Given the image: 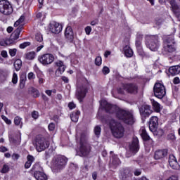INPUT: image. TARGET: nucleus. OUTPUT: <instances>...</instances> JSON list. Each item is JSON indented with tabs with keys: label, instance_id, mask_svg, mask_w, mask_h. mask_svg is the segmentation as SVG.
Wrapping results in <instances>:
<instances>
[{
	"label": "nucleus",
	"instance_id": "f257e3e1",
	"mask_svg": "<svg viewBox=\"0 0 180 180\" xmlns=\"http://www.w3.org/2000/svg\"><path fill=\"white\" fill-rule=\"evenodd\" d=\"M100 105L107 113H111L112 115L115 113L116 117L120 120H122V122L127 124H133V123H134V117H133V114H131L130 111L123 110L115 105H112L105 100L101 101Z\"/></svg>",
	"mask_w": 180,
	"mask_h": 180
},
{
	"label": "nucleus",
	"instance_id": "f03ea898",
	"mask_svg": "<svg viewBox=\"0 0 180 180\" xmlns=\"http://www.w3.org/2000/svg\"><path fill=\"white\" fill-rule=\"evenodd\" d=\"M110 127L112 135L116 139H122L124 136V128L122 124L116 122L115 120H111L110 122Z\"/></svg>",
	"mask_w": 180,
	"mask_h": 180
},
{
	"label": "nucleus",
	"instance_id": "7ed1b4c3",
	"mask_svg": "<svg viewBox=\"0 0 180 180\" xmlns=\"http://www.w3.org/2000/svg\"><path fill=\"white\" fill-rule=\"evenodd\" d=\"M146 46L151 51H157L160 47V37L158 35H146Z\"/></svg>",
	"mask_w": 180,
	"mask_h": 180
},
{
	"label": "nucleus",
	"instance_id": "20e7f679",
	"mask_svg": "<svg viewBox=\"0 0 180 180\" xmlns=\"http://www.w3.org/2000/svg\"><path fill=\"white\" fill-rule=\"evenodd\" d=\"M86 136V133L83 132L81 134L80 137V148H79V155L80 157H86L89 155V153H91V146L85 141V137Z\"/></svg>",
	"mask_w": 180,
	"mask_h": 180
},
{
	"label": "nucleus",
	"instance_id": "39448f33",
	"mask_svg": "<svg viewBox=\"0 0 180 180\" xmlns=\"http://www.w3.org/2000/svg\"><path fill=\"white\" fill-rule=\"evenodd\" d=\"M67 158L65 156L59 155L53 160V172H60L61 169H64L67 165Z\"/></svg>",
	"mask_w": 180,
	"mask_h": 180
},
{
	"label": "nucleus",
	"instance_id": "423d86ee",
	"mask_svg": "<svg viewBox=\"0 0 180 180\" xmlns=\"http://www.w3.org/2000/svg\"><path fill=\"white\" fill-rule=\"evenodd\" d=\"M88 86H89L88 80H85L84 84L77 86L75 96L79 102H82L84 98H85L86 96V92H88Z\"/></svg>",
	"mask_w": 180,
	"mask_h": 180
},
{
	"label": "nucleus",
	"instance_id": "0eeeda50",
	"mask_svg": "<svg viewBox=\"0 0 180 180\" xmlns=\"http://www.w3.org/2000/svg\"><path fill=\"white\" fill-rule=\"evenodd\" d=\"M157 127H158V117L153 116L150 119L149 121V129L150 131H152V133H153L154 136L161 137L164 133V131H162V129L157 130Z\"/></svg>",
	"mask_w": 180,
	"mask_h": 180
},
{
	"label": "nucleus",
	"instance_id": "6e6552de",
	"mask_svg": "<svg viewBox=\"0 0 180 180\" xmlns=\"http://www.w3.org/2000/svg\"><path fill=\"white\" fill-rule=\"evenodd\" d=\"M20 32H22V27L20 26L11 34L9 39L0 42L1 46H11V44H13L19 39Z\"/></svg>",
	"mask_w": 180,
	"mask_h": 180
},
{
	"label": "nucleus",
	"instance_id": "1a4fd4ad",
	"mask_svg": "<svg viewBox=\"0 0 180 180\" xmlns=\"http://www.w3.org/2000/svg\"><path fill=\"white\" fill-rule=\"evenodd\" d=\"M32 171H34V176L37 180H47V175L43 172V168L40 167V164L36 163L33 165Z\"/></svg>",
	"mask_w": 180,
	"mask_h": 180
},
{
	"label": "nucleus",
	"instance_id": "9d476101",
	"mask_svg": "<svg viewBox=\"0 0 180 180\" xmlns=\"http://www.w3.org/2000/svg\"><path fill=\"white\" fill-rule=\"evenodd\" d=\"M0 12L3 15H11L13 12L12 5L8 0H0Z\"/></svg>",
	"mask_w": 180,
	"mask_h": 180
},
{
	"label": "nucleus",
	"instance_id": "9b49d317",
	"mask_svg": "<svg viewBox=\"0 0 180 180\" xmlns=\"http://www.w3.org/2000/svg\"><path fill=\"white\" fill-rule=\"evenodd\" d=\"M153 91L155 96L158 98V99H162L165 95H167V91H165V86L161 83H156L153 87Z\"/></svg>",
	"mask_w": 180,
	"mask_h": 180
},
{
	"label": "nucleus",
	"instance_id": "f8f14e48",
	"mask_svg": "<svg viewBox=\"0 0 180 180\" xmlns=\"http://www.w3.org/2000/svg\"><path fill=\"white\" fill-rule=\"evenodd\" d=\"M38 60L43 65H49L54 61V56L51 53H45L38 57Z\"/></svg>",
	"mask_w": 180,
	"mask_h": 180
},
{
	"label": "nucleus",
	"instance_id": "ddd939ff",
	"mask_svg": "<svg viewBox=\"0 0 180 180\" xmlns=\"http://www.w3.org/2000/svg\"><path fill=\"white\" fill-rule=\"evenodd\" d=\"M49 146L50 142L45 140L44 138L37 139L36 141V150L39 153H41V151H44L46 148H49Z\"/></svg>",
	"mask_w": 180,
	"mask_h": 180
},
{
	"label": "nucleus",
	"instance_id": "4468645a",
	"mask_svg": "<svg viewBox=\"0 0 180 180\" xmlns=\"http://www.w3.org/2000/svg\"><path fill=\"white\" fill-rule=\"evenodd\" d=\"M49 27L50 32H51V33H54L55 34L60 33L63 30V25L56 21L51 22L49 24Z\"/></svg>",
	"mask_w": 180,
	"mask_h": 180
},
{
	"label": "nucleus",
	"instance_id": "2eb2a0df",
	"mask_svg": "<svg viewBox=\"0 0 180 180\" xmlns=\"http://www.w3.org/2000/svg\"><path fill=\"white\" fill-rule=\"evenodd\" d=\"M139 112L141 116L142 117H148L151 113H153V110H151V107L148 105H143L141 108H139Z\"/></svg>",
	"mask_w": 180,
	"mask_h": 180
},
{
	"label": "nucleus",
	"instance_id": "dca6fc26",
	"mask_svg": "<svg viewBox=\"0 0 180 180\" xmlns=\"http://www.w3.org/2000/svg\"><path fill=\"white\" fill-rule=\"evenodd\" d=\"M129 151L132 154H136L140 150V146L139 145V139L137 137H134L132 142L129 146Z\"/></svg>",
	"mask_w": 180,
	"mask_h": 180
},
{
	"label": "nucleus",
	"instance_id": "f3484780",
	"mask_svg": "<svg viewBox=\"0 0 180 180\" xmlns=\"http://www.w3.org/2000/svg\"><path fill=\"white\" fill-rule=\"evenodd\" d=\"M124 91H127L128 94H133L136 95L139 92V86L136 84L130 83L124 85Z\"/></svg>",
	"mask_w": 180,
	"mask_h": 180
},
{
	"label": "nucleus",
	"instance_id": "a211bd4d",
	"mask_svg": "<svg viewBox=\"0 0 180 180\" xmlns=\"http://www.w3.org/2000/svg\"><path fill=\"white\" fill-rule=\"evenodd\" d=\"M171 43H174V41L169 42L167 39L166 41H165L163 49L166 54H171V53H174L176 50L175 46L174 45H171Z\"/></svg>",
	"mask_w": 180,
	"mask_h": 180
},
{
	"label": "nucleus",
	"instance_id": "6ab92c4d",
	"mask_svg": "<svg viewBox=\"0 0 180 180\" xmlns=\"http://www.w3.org/2000/svg\"><path fill=\"white\" fill-rule=\"evenodd\" d=\"M167 155H168V150H158L155 152L154 158L155 160H162V158H165Z\"/></svg>",
	"mask_w": 180,
	"mask_h": 180
},
{
	"label": "nucleus",
	"instance_id": "aec40b11",
	"mask_svg": "<svg viewBox=\"0 0 180 180\" xmlns=\"http://www.w3.org/2000/svg\"><path fill=\"white\" fill-rule=\"evenodd\" d=\"M170 5L172 6V11L176 15V16H179L180 9L176 3H175V1H170Z\"/></svg>",
	"mask_w": 180,
	"mask_h": 180
},
{
	"label": "nucleus",
	"instance_id": "412c9836",
	"mask_svg": "<svg viewBox=\"0 0 180 180\" xmlns=\"http://www.w3.org/2000/svg\"><path fill=\"white\" fill-rule=\"evenodd\" d=\"M169 72L171 75L175 76L180 73V66L174 65L169 68Z\"/></svg>",
	"mask_w": 180,
	"mask_h": 180
},
{
	"label": "nucleus",
	"instance_id": "4be33fe9",
	"mask_svg": "<svg viewBox=\"0 0 180 180\" xmlns=\"http://www.w3.org/2000/svg\"><path fill=\"white\" fill-rule=\"evenodd\" d=\"M141 131V136L145 141H148L150 140V136H148V134L147 133V131H146V128L142 127L140 130Z\"/></svg>",
	"mask_w": 180,
	"mask_h": 180
},
{
	"label": "nucleus",
	"instance_id": "5701e85b",
	"mask_svg": "<svg viewBox=\"0 0 180 180\" xmlns=\"http://www.w3.org/2000/svg\"><path fill=\"white\" fill-rule=\"evenodd\" d=\"M27 161L25 164V168L26 169L30 168V167H32V164L33 161H34V157H33L32 155H28L27 157Z\"/></svg>",
	"mask_w": 180,
	"mask_h": 180
},
{
	"label": "nucleus",
	"instance_id": "b1692460",
	"mask_svg": "<svg viewBox=\"0 0 180 180\" xmlns=\"http://www.w3.org/2000/svg\"><path fill=\"white\" fill-rule=\"evenodd\" d=\"M124 53L126 57L130 58L133 56V50L127 45L124 47Z\"/></svg>",
	"mask_w": 180,
	"mask_h": 180
},
{
	"label": "nucleus",
	"instance_id": "393cba45",
	"mask_svg": "<svg viewBox=\"0 0 180 180\" xmlns=\"http://www.w3.org/2000/svg\"><path fill=\"white\" fill-rule=\"evenodd\" d=\"M79 115H81V112H79V111H77L75 112H72L70 115V119H71L72 122H74L75 123H77V122H78V119L79 117Z\"/></svg>",
	"mask_w": 180,
	"mask_h": 180
},
{
	"label": "nucleus",
	"instance_id": "a878e982",
	"mask_svg": "<svg viewBox=\"0 0 180 180\" xmlns=\"http://www.w3.org/2000/svg\"><path fill=\"white\" fill-rule=\"evenodd\" d=\"M151 103H152L155 112H160V110H161V105H160V103H158V102H157L154 100H151Z\"/></svg>",
	"mask_w": 180,
	"mask_h": 180
},
{
	"label": "nucleus",
	"instance_id": "bb28decb",
	"mask_svg": "<svg viewBox=\"0 0 180 180\" xmlns=\"http://www.w3.org/2000/svg\"><path fill=\"white\" fill-rule=\"evenodd\" d=\"M141 40H143V35L138 34L136 41V49H141Z\"/></svg>",
	"mask_w": 180,
	"mask_h": 180
},
{
	"label": "nucleus",
	"instance_id": "cd10ccee",
	"mask_svg": "<svg viewBox=\"0 0 180 180\" xmlns=\"http://www.w3.org/2000/svg\"><path fill=\"white\" fill-rule=\"evenodd\" d=\"M25 84H26V75H22L20 77V88L21 89L25 88Z\"/></svg>",
	"mask_w": 180,
	"mask_h": 180
},
{
	"label": "nucleus",
	"instance_id": "c85d7f7f",
	"mask_svg": "<svg viewBox=\"0 0 180 180\" xmlns=\"http://www.w3.org/2000/svg\"><path fill=\"white\" fill-rule=\"evenodd\" d=\"M131 176V172H130V169H126L124 170V172L122 174V179H127V178H130Z\"/></svg>",
	"mask_w": 180,
	"mask_h": 180
},
{
	"label": "nucleus",
	"instance_id": "c756f323",
	"mask_svg": "<svg viewBox=\"0 0 180 180\" xmlns=\"http://www.w3.org/2000/svg\"><path fill=\"white\" fill-rule=\"evenodd\" d=\"M14 67L15 68V70L19 71L20 68H22V60L20 59H17L14 62Z\"/></svg>",
	"mask_w": 180,
	"mask_h": 180
},
{
	"label": "nucleus",
	"instance_id": "7c9ffc66",
	"mask_svg": "<svg viewBox=\"0 0 180 180\" xmlns=\"http://www.w3.org/2000/svg\"><path fill=\"white\" fill-rule=\"evenodd\" d=\"M111 164L114 167H117V165H119V164H120V160L117 158V156L114 155V156H112Z\"/></svg>",
	"mask_w": 180,
	"mask_h": 180
},
{
	"label": "nucleus",
	"instance_id": "2f4dec72",
	"mask_svg": "<svg viewBox=\"0 0 180 180\" xmlns=\"http://www.w3.org/2000/svg\"><path fill=\"white\" fill-rule=\"evenodd\" d=\"M65 36L68 43H74V32L73 33L70 32V34H65Z\"/></svg>",
	"mask_w": 180,
	"mask_h": 180
},
{
	"label": "nucleus",
	"instance_id": "473e14b6",
	"mask_svg": "<svg viewBox=\"0 0 180 180\" xmlns=\"http://www.w3.org/2000/svg\"><path fill=\"white\" fill-rule=\"evenodd\" d=\"M167 40L170 43L171 45L175 44V39H174V35H169V36L167 37L166 39H165V40H164V44H165V41H167ZM172 41H173V42H172Z\"/></svg>",
	"mask_w": 180,
	"mask_h": 180
},
{
	"label": "nucleus",
	"instance_id": "72a5a7b5",
	"mask_svg": "<svg viewBox=\"0 0 180 180\" xmlns=\"http://www.w3.org/2000/svg\"><path fill=\"white\" fill-rule=\"evenodd\" d=\"M65 65H63V66H60L58 68V69L56 72V75H61L64 71H65Z\"/></svg>",
	"mask_w": 180,
	"mask_h": 180
},
{
	"label": "nucleus",
	"instance_id": "f704fd0d",
	"mask_svg": "<svg viewBox=\"0 0 180 180\" xmlns=\"http://www.w3.org/2000/svg\"><path fill=\"white\" fill-rule=\"evenodd\" d=\"M94 134L97 136V137H99L101 135V131H102V129L99 127V125H97L94 127Z\"/></svg>",
	"mask_w": 180,
	"mask_h": 180
},
{
	"label": "nucleus",
	"instance_id": "c9c22d12",
	"mask_svg": "<svg viewBox=\"0 0 180 180\" xmlns=\"http://www.w3.org/2000/svg\"><path fill=\"white\" fill-rule=\"evenodd\" d=\"M169 166L171 167V168H172L173 169H178V168H179V165L178 164V161H175V162H169Z\"/></svg>",
	"mask_w": 180,
	"mask_h": 180
},
{
	"label": "nucleus",
	"instance_id": "e433bc0d",
	"mask_svg": "<svg viewBox=\"0 0 180 180\" xmlns=\"http://www.w3.org/2000/svg\"><path fill=\"white\" fill-rule=\"evenodd\" d=\"M14 123L15 124V126H20V127H22V118H20V117H15L14 119Z\"/></svg>",
	"mask_w": 180,
	"mask_h": 180
},
{
	"label": "nucleus",
	"instance_id": "4c0bfd02",
	"mask_svg": "<svg viewBox=\"0 0 180 180\" xmlns=\"http://www.w3.org/2000/svg\"><path fill=\"white\" fill-rule=\"evenodd\" d=\"M9 169H10L9 165L5 164L3 165L1 172V174H6V173L9 172Z\"/></svg>",
	"mask_w": 180,
	"mask_h": 180
},
{
	"label": "nucleus",
	"instance_id": "58836bf2",
	"mask_svg": "<svg viewBox=\"0 0 180 180\" xmlns=\"http://www.w3.org/2000/svg\"><path fill=\"white\" fill-rule=\"evenodd\" d=\"M36 57V53L34 52H30L26 54L27 60H33Z\"/></svg>",
	"mask_w": 180,
	"mask_h": 180
},
{
	"label": "nucleus",
	"instance_id": "ea45409f",
	"mask_svg": "<svg viewBox=\"0 0 180 180\" xmlns=\"http://www.w3.org/2000/svg\"><path fill=\"white\" fill-rule=\"evenodd\" d=\"M35 40L39 43H41L43 41V35L40 33H37L35 35Z\"/></svg>",
	"mask_w": 180,
	"mask_h": 180
},
{
	"label": "nucleus",
	"instance_id": "a19ab883",
	"mask_svg": "<svg viewBox=\"0 0 180 180\" xmlns=\"http://www.w3.org/2000/svg\"><path fill=\"white\" fill-rule=\"evenodd\" d=\"M96 65H102V58L101 56H97L95 59Z\"/></svg>",
	"mask_w": 180,
	"mask_h": 180
},
{
	"label": "nucleus",
	"instance_id": "79ce46f5",
	"mask_svg": "<svg viewBox=\"0 0 180 180\" xmlns=\"http://www.w3.org/2000/svg\"><path fill=\"white\" fill-rule=\"evenodd\" d=\"M8 52L11 57H15L16 56V53L18 52V49H9Z\"/></svg>",
	"mask_w": 180,
	"mask_h": 180
},
{
	"label": "nucleus",
	"instance_id": "37998d69",
	"mask_svg": "<svg viewBox=\"0 0 180 180\" xmlns=\"http://www.w3.org/2000/svg\"><path fill=\"white\" fill-rule=\"evenodd\" d=\"M12 82L13 84H14V85H15V84H18V74H16L15 72L13 74Z\"/></svg>",
	"mask_w": 180,
	"mask_h": 180
},
{
	"label": "nucleus",
	"instance_id": "c03bdc74",
	"mask_svg": "<svg viewBox=\"0 0 180 180\" xmlns=\"http://www.w3.org/2000/svg\"><path fill=\"white\" fill-rule=\"evenodd\" d=\"M28 46H30V41L24 42V43L20 44L19 47H20V49H26V47H28Z\"/></svg>",
	"mask_w": 180,
	"mask_h": 180
},
{
	"label": "nucleus",
	"instance_id": "a18cd8bd",
	"mask_svg": "<svg viewBox=\"0 0 180 180\" xmlns=\"http://www.w3.org/2000/svg\"><path fill=\"white\" fill-rule=\"evenodd\" d=\"M102 71L104 75H106L110 72V70L107 66L103 67Z\"/></svg>",
	"mask_w": 180,
	"mask_h": 180
},
{
	"label": "nucleus",
	"instance_id": "49530a36",
	"mask_svg": "<svg viewBox=\"0 0 180 180\" xmlns=\"http://www.w3.org/2000/svg\"><path fill=\"white\" fill-rule=\"evenodd\" d=\"M70 33H74V32L72 31L71 26H68L65 29V34H69Z\"/></svg>",
	"mask_w": 180,
	"mask_h": 180
},
{
	"label": "nucleus",
	"instance_id": "de8ad7c7",
	"mask_svg": "<svg viewBox=\"0 0 180 180\" xmlns=\"http://www.w3.org/2000/svg\"><path fill=\"white\" fill-rule=\"evenodd\" d=\"M1 118L3 119V120H4V122L6 123V124H11L12 121H11V120L8 119V117H6V116L1 115Z\"/></svg>",
	"mask_w": 180,
	"mask_h": 180
},
{
	"label": "nucleus",
	"instance_id": "09e8293b",
	"mask_svg": "<svg viewBox=\"0 0 180 180\" xmlns=\"http://www.w3.org/2000/svg\"><path fill=\"white\" fill-rule=\"evenodd\" d=\"M134 174L135 175V176H140V175H141V169H136L134 171Z\"/></svg>",
	"mask_w": 180,
	"mask_h": 180
},
{
	"label": "nucleus",
	"instance_id": "8fccbe9b",
	"mask_svg": "<svg viewBox=\"0 0 180 180\" xmlns=\"http://www.w3.org/2000/svg\"><path fill=\"white\" fill-rule=\"evenodd\" d=\"M48 129L50 130V131H53V130L56 129V124H54L53 122L50 123L48 126Z\"/></svg>",
	"mask_w": 180,
	"mask_h": 180
},
{
	"label": "nucleus",
	"instance_id": "3c124183",
	"mask_svg": "<svg viewBox=\"0 0 180 180\" xmlns=\"http://www.w3.org/2000/svg\"><path fill=\"white\" fill-rule=\"evenodd\" d=\"M55 65L59 68L60 67H63V65H64V62H63L62 60H58L55 62Z\"/></svg>",
	"mask_w": 180,
	"mask_h": 180
},
{
	"label": "nucleus",
	"instance_id": "603ef678",
	"mask_svg": "<svg viewBox=\"0 0 180 180\" xmlns=\"http://www.w3.org/2000/svg\"><path fill=\"white\" fill-rule=\"evenodd\" d=\"M138 53L141 56V57H143L144 56V51H143V47L141 48H137Z\"/></svg>",
	"mask_w": 180,
	"mask_h": 180
},
{
	"label": "nucleus",
	"instance_id": "864d4df0",
	"mask_svg": "<svg viewBox=\"0 0 180 180\" xmlns=\"http://www.w3.org/2000/svg\"><path fill=\"white\" fill-rule=\"evenodd\" d=\"M176 161V158H175V156L174 155H170L169 156V162H174Z\"/></svg>",
	"mask_w": 180,
	"mask_h": 180
},
{
	"label": "nucleus",
	"instance_id": "5fc2aeb1",
	"mask_svg": "<svg viewBox=\"0 0 180 180\" xmlns=\"http://www.w3.org/2000/svg\"><path fill=\"white\" fill-rule=\"evenodd\" d=\"M28 79H34L36 78V75H34V73L30 72L27 75Z\"/></svg>",
	"mask_w": 180,
	"mask_h": 180
},
{
	"label": "nucleus",
	"instance_id": "6e6d98bb",
	"mask_svg": "<svg viewBox=\"0 0 180 180\" xmlns=\"http://www.w3.org/2000/svg\"><path fill=\"white\" fill-rule=\"evenodd\" d=\"M32 117H33V119H37L39 117V112L33 111L32 112Z\"/></svg>",
	"mask_w": 180,
	"mask_h": 180
},
{
	"label": "nucleus",
	"instance_id": "4d7b16f0",
	"mask_svg": "<svg viewBox=\"0 0 180 180\" xmlns=\"http://www.w3.org/2000/svg\"><path fill=\"white\" fill-rule=\"evenodd\" d=\"M85 32L86 34H91V32H92V28L90 26H88L85 28Z\"/></svg>",
	"mask_w": 180,
	"mask_h": 180
},
{
	"label": "nucleus",
	"instance_id": "13d9d810",
	"mask_svg": "<svg viewBox=\"0 0 180 180\" xmlns=\"http://www.w3.org/2000/svg\"><path fill=\"white\" fill-rule=\"evenodd\" d=\"M173 83H174L175 85L179 84V83H180L179 77H174V79H173Z\"/></svg>",
	"mask_w": 180,
	"mask_h": 180
},
{
	"label": "nucleus",
	"instance_id": "bf43d9fd",
	"mask_svg": "<svg viewBox=\"0 0 180 180\" xmlns=\"http://www.w3.org/2000/svg\"><path fill=\"white\" fill-rule=\"evenodd\" d=\"M1 56L4 57V58H8V52L6 51H2L1 53Z\"/></svg>",
	"mask_w": 180,
	"mask_h": 180
},
{
	"label": "nucleus",
	"instance_id": "052dcab7",
	"mask_svg": "<svg viewBox=\"0 0 180 180\" xmlns=\"http://www.w3.org/2000/svg\"><path fill=\"white\" fill-rule=\"evenodd\" d=\"M68 108L69 109H75V104L72 102L69 103Z\"/></svg>",
	"mask_w": 180,
	"mask_h": 180
},
{
	"label": "nucleus",
	"instance_id": "680f3d73",
	"mask_svg": "<svg viewBox=\"0 0 180 180\" xmlns=\"http://www.w3.org/2000/svg\"><path fill=\"white\" fill-rule=\"evenodd\" d=\"M43 47H44V45L43 44V43L41 44H40L39 46H38V47L37 48V53H39V51H40L41 50V49H43Z\"/></svg>",
	"mask_w": 180,
	"mask_h": 180
},
{
	"label": "nucleus",
	"instance_id": "e2e57ef3",
	"mask_svg": "<svg viewBox=\"0 0 180 180\" xmlns=\"http://www.w3.org/2000/svg\"><path fill=\"white\" fill-rule=\"evenodd\" d=\"M98 22L99 21L98 20V19L94 20L93 21L91 22V26H95L98 25Z\"/></svg>",
	"mask_w": 180,
	"mask_h": 180
},
{
	"label": "nucleus",
	"instance_id": "0e129e2a",
	"mask_svg": "<svg viewBox=\"0 0 180 180\" xmlns=\"http://www.w3.org/2000/svg\"><path fill=\"white\" fill-rule=\"evenodd\" d=\"M0 151L1 153H6V151H8V148H6L5 146H1L0 147Z\"/></svg>",
	"mask_w": 180,
	"mask_h": 180
},
{
	"label": "nucleus",
	"instance_id": "69168bd1",
	"mask_svg": "<svg viewBox=\"0 0 180 180\" xmlns=\"http://www.w3.org/2000/svg\"><path fill=\"white\" fill-rule=\"evenodd\" d=\"M168 139H169V140H175V135L174 134H170L168 135Z\"/></svg>",
	"mask_w": 180,
	"mask_h": 180
},
{
	"label": "nucleus",
	"instance_id": "338daca9",
	"mask_svg": "<svg viewBox=\"0 0 180 180\" xmlns=\"http://www.w3.org/2000/svg\"><path fill=\"white\" fill-rule=\"evenodd\" d=\"M62 80L63 81V82H65V84H68V77H65V76H63L62 77Z\"/></svg>",
	"mask_w": 180,
	"mask_h": 180
},
{
	"label": "nucleus",
	"instance_id": "774afa93",
	"mask_svg": "<svg viewBox=\"0 0 180 180\" xmlns=\"http://www.w3.org/2000/svg\"><path fill=\"white\" fill-rule=\"evenodd\" d=\"M12 158L13 160H18L19 159V155L16 153H14L13 155H12Z\"/></svg>",
	"mask_w": 180,
	"mask_h": 180
}]
</instances>
